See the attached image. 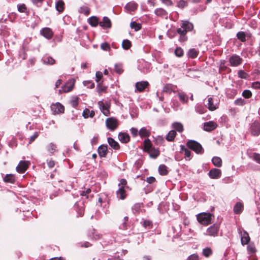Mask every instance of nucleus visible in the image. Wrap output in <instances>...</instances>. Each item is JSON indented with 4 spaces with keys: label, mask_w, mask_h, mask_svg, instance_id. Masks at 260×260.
Here are the masks:
<instances>
[{
    "label": "nucleus",
    "mask_w": 260,
    "mask_h": 260,
    "mask_svg": "<svg viewBox=\"0 0 260 260\" xmlns=\"http://www.w3.org/2000/svg\"><path fill=\"white\" fill-rule=\"evenodd\" d=\"M193 28V25L191 23L188 21H182L181 27L177 29V33L180 35V41H186L187 40V37L185 36L186 32L192 30Z\"/></svg>",
    "instance_id": "obj_1"
},
{
    "label": "nucleus",
    "mask_w": 260,
    "mask_h": 260,
    "mask_svg": "<svg viewBox=\"0 0 260 260\" xmlns=\"http://www.w3.org/2000/svg\"><path fill=\"white\" fill-rule=\"evenodd\" d=\"M213 217L212 214L206 212L201 213L197 215V220L199 222L204 225L210 224Z\"/></svg>",
    "instance_id": "obj_2"
},
{
    "label": "nucleus",
    "mask_w": 260,
    "mask_h": 260,
    "mask_svg": "<svg viewBox=\"0 0 260 260\" xmlns=\"http://www.w3.org/2000/svg\"><path fill=\"white\" fill-rule=\"evenodd\" d=\"M219 100L216 97H210L208 99L207 107L210 111H214L218 107Z\"/></svg>",
    "instance_id": "obj_3"
},
{
    "label": "nucleus",
    "mask_w": 260,
    "mask_h": 260,
    "mask_svg": "<svg viewBox=\"0 0 260 260\" xmlns=\"http://www.w3.org/2000/svg\"><path fill=\"white\" fill-rule=\"evenodd\" d=\"M106 125L109 129L111 131H113L117 127L118 125V121L115 118H108L106 120Z\"/></svg>",
    "instance_id": "obj_4"
},
{
    "label": "nucleus",
    "mask_w": 260,
    "mask_h": 260,
    "mask_svg": "<svg viewBox=\"0 0 260 260\" xmlns=\"http://www.w3.org/2000/svg\"><path fill=\"white\" fill-rule=\"evenodd\" d=\"M98 105L101 112L106 116H109L110 114V103L108 102H104L102 101L98 102Z\"/></svg>",
    "instance_id": "obj_5"
},
{
    "label": "nucleus",
    "mask_w": 260,
    "mask_h": 260,
    "mask_svg": "<svg viewBox=\"0 0 260 260\" xmlns=\"http://www.w3.org/2000/svg\"><path fill=\"white\" fill-rule=\"evenodd\" d=\"M187 146L191 150L195 151L197 153H202V147L199 143L196 141L190 140L187 143Z\"/></svg>",
    "instance_id": "obj_6"
},
{
    "label": "nucleus",
    "mask_w": 260,
    "mask_h": 260,
    "mask_svg": "<svg viewBox=\"0 0 260 260\" xmlns=\"http://www.w3.org/2000/svg\"><path fill=\"white\" fill-rule=\"evenodd\" d=\"M75 81L73 79L69 80L64 85L61 89L59 90V93H61L62 92H68L72 90L74 86Z\"/></svg>",
    "instance_id": "obj_7"
},
{
    "label": "nucleus",
    "mask_w": 260,
    "mask_h": 260,
    "mask_svg": "<svg viewBox=\"0 0 260 260\" xmlns=\"http://www.w3.org/2000/svg\"><path fill=\"white\" fill-rule=\"evenodd\" d=\"M219 229V227L218 225L213 224L207 229L205 235L215 237L217 235Z\"/></svg>",
    "instance_id": "obj_8"
},
{
    "label": "nucleus",
    "mask_w": 260,
    "mask_h": 260,
    "mask_svg": "<svg viewBox=\"0 0 260 260\" xmlns=\"http://www.w3.org/2000/svg\"><path fill=\"white\" fill-rule=\"evenodd\" d=\"M51 109L54 114L63 113L64 110L63 106L59 103L52 104Z\"/></svg>",
    "instance_id": "obj_9"
},
{
    "label": "nucleus",
    "mask_w": 260,
    "mask_h": 260,
    "mask_svg": "<svg viewBox=\"0 0 260 260\" xmlns=\"http://www.w3.org/2000/svg\"><path fill=\"white\" fill-rule=\"evenodd\" d=\"M29 164V162L28 161H20L16 167L17 171L19 173H24V172L27 170Z\"/></svg>",
    "instance_id": "obj_10"
},
{
    "label": "nucleus",
    "mask_w": 260,
    "mask_h": 260,
    "mask_svg": "<svg viewBox=\"0 0 260 260\" xmlns=\"http://www.w3.org/2000/svg\"><path fill=\"white\" fill-rule=\"evenodd\" d=\"M242 59L238 55H233L229 59L230 65L233 67L239 66L242 63Z\"/></svg>",
    "instance_id": "obj_11"
},
{
    "label": "nucleus",
    "mask_w": 260,
    "mask_h": 260,
    "mask_svg": "<svg viewBox=\"0 0 260 260\" xmlns=\"http://www.w3.org/2000/svg\"><path fill=\"white\" fill-rule=\"evenodd\" d=\"M208 175L212 179H217L221 177V171L219 169L214 168L209 172Z\"/></svg>",
    "instance_id": "obj_12"
},
{
    "label": "nucleus",
    "mask_w": 260,
    "mask_h": 260,
    "mask_svg": "<svg viewBox=\"0 0 260 260\" xmlns=\"http://www.w3.org/2000/svg\"><path fill=\"white\" fill-rule=\"evenodd\" d=\"M251 134L258 136L260 133V125L258 121H254L251 126Z\"/></svg>",
    "instance_id": "obj_13"
},
{
    "label": "nucleus",
    "mask_w": 260,
    "mask_h": 260,
    "mask_svg": "<svg viewBox=\"0 0 260 260\" xmlns=\"http://www.w3.org/2000/svg\"><path fill=\"white\" fill-rule=\"evenodd\" d=\"M40 33L45 38L50 39L53 36V32L50 28L45 27L41 29Z\"/></svg>",
    "instance_id": "obj_14"
},
{
    "label": "nucleus",
    "mask_w": 260,
    "mask_h": 260,
    "mask_svg": "<svg viewBox=\"0 0 260 260\" xmlns=\"http://www.w3.org/2000/svg\"><path fill=\"white\" fill-rule=\"evenodd\" d=\"M217 124L213 121H209L204 123V129L206 131L210 132L216 128Z\"/></svg>",
    "instance_id": "obj_15"
},
{
    "label": "nucleus",
    "mask_w": 260,
    "mask_h": 260,
    "mask_svg": "<svg viewBox=\"0 0 260 260\" xmlns=\"http://www.w3.org/2000/svg\"><path fill=\"white\" fill-rule=\"evenodd\" d=\"M239 233L241 235V241L242 244L243 245L247 244L250 240L248 234L245 231H244L243 233L240 231Z\"/></svg>",
    "instance_id": "obj_16"
},
{
    "label": "nucleus",
    "mask_w": 260,
    "mask_h": 260,
    "mask_svg": "<svg viewBox=\"0 0 260 260\" xmlns=\"http://www.w3.org/2000/svg\"><path fill=\"white\" fill-rule=\"evenodd\" d=\"M148 85V83L147 81H141L137 82L136 84V88L139 92L143 91L145 88Z\"/></svg>",
    "instance_id": "obj_17"
},
{
    "label": "nucleus",
    "mask_w": 260,
    "mask_h": 260,
    "mask_svg": "<svg viewBox=\"0 0 260 260\" xmlns=\"http://www.w3.org/2000/svg\"><path fill=\"white\" fill-rule=\"evenodd\" d=\"M99 24L101 27L104 28H110L111 26L110 20L107 17H104Z\"/></svg>",
    "instance_id": "obj_18"
},
{
    "label": "nucleus",
    "mask_w": 260,
    "mask_h": 260,
    "mask_svg": "<svg viewBox=\"0 0 260 260\" xmlns=\"http://www.w3.org/2000/svg\"><path fill=\"white\" fill-rule=\"evenodd\" d=\"M117 197L121 200H123L126 197V193L123 186H120L116 192Z\"/></svg>",
    "instance_id": "obj_19"
},
{
    "label": "nucleus",
    "mask_w": 260,
    "mask_h": 260,
    "mask_svg": "<svg viewBox=\"0 0 260 260\" xmlns=\"http://www.w3.org/2000/svg\"><path fill=\"white\" fill-rule=\"evenodd\" d=\"M138 5L134 2H131L127 3L125 6V8L128 11H134L137 9Z\"/></svg>",
    "instance_id": "obj_20"
},
{
    "label": "nucleus",
    "mask_w": 260,
    "mask_h": 260,
    "mask_svg": "<svg viewBox=\"0 0 260 260\" xmlns=\"http://www.w3.org/2000/svg\"><path fill=\"white\" fill-rule=\"evenodd\" d=\"M243 210V205L240 202L236 204L234 207V212L236 214L241 213Z\"/></svg>",
    "instance_id": "obj_21"
},
{
    "label": "nucleus",
    "mask_w": 260,
    "mask_h": 260,
    "mask_svg": "<svg viewBox=\"0 0 260 260\" xmlns=\"http://www.w3.org/2000/svg\"><path fill=\"white\" fill-rule=\"evenodd\" d=\"M95 115V112L93 110H89L88 109H85L84 110L82 115L85 118H87L88 117H93Z\"/></svg>",
    "instance_id": "obj_22"
},
{
    "label": "nucleus",
    "mask_w": 260,
    "mask_h": 260,
    "mask_svg": "<svg viewBox=\"0 0 260 260\" xmlns=\"http://www.w3.org/2000/svg\"><path fill=\"white\" fill-rule=\"evenodd\" d=\"M107 147L106 146L101 145L99 147L98 152L100 156L105 157L107 154Z\"/></svg>",
    "instance_id": "obj_23"
},
{
    "label": "nucleus",
    "mask_w": 260,
    "mask_h": 260,
    "mask_svg": "<svg viewBox=\"0 0 260 260\" xmlns=\"http://www.w3.org/2000/svg\"><path fill=\"white\" fill-rule=\"evenodd\" d=\"M119 140L122 143H127L129 141V136L125 133H120L118 136Z\"/></svg>",
    "instance_id": "obj_24"
},
{
    "label": "nucleus",
    "mask_w": 260,
    "mask_h": 260,
    "mask_svg": "<svg viewBox=\"0 0 260 260\" xmlns=\"http://www.w3.org/2000/svg\"><path fill=\"white\" fill-rule=\"evenodd\" d=\"M139 134L141 137H148L150 135V132L145 127H142L139 131Z\"/></svg>",
    "instance_id": "obj_25"
},
{
    "label": "nucleus",
    "mask_w": 260,
    "mask_h": 260,
    "mask_svg": "<svg viewBox=\"0 0 260 260\" xmlns=\"http://www.w3.org/2000/svg\"><path fill=\"white\" fill-rule=\"evenodd\" d=\"M108 142L110 146L114 148V149H118L119 148L118 143L116 142L113 139L109 138L108 139Z\"/></svg>",
    "instance_id": "obj_26"
},
{
    "label": "nucleus",
    "mask_w": 260,
    "mask_h": 260,
    "mask_svg": "<svg viewBox=\"0 0 260 260\" xmlns=\"http://www.w3.org/2000/svg\"><path fill=\"white\" fill-rule=\"evenodd\" d=\"M172 127L179 133H181L183 131V126L180 122H175L173 123L172 124Z\"/></svg>",
    "instance_id": "obj_27"
},
{
    "label": "nucleus",
    "mask_w": 260,
    "mask_h": 260,
    "mask_svg": "<svg viewBox=\"0 0 260 260\" xmlns=\"http://www.w3.org/2000/svg\"><path fill=\"white\" fill-rule=\"evenodd\" d=\"M55 8L57 11L61 12L64 10V3L61 0H59L56 3Z\"/></svg>",
    "instance_id": "obj_28"
},
{
    "label": "nucleus",
    "mask_w": 260,
    "mask_h": 260,
    "mask_svg": "<svg viewBox=\"0 0 260 260\" xmlns=\"http://www.w3.org/2000/svg\"><path fill=\"white\" fill-rule=\"evenodd\" d=\"M176 135V132L174 130L170 131L166 136V139L168 141H173Z\"/></svg>",
    "instance_id": "obj_29"
},
{
    "label": "nucleus",
    "mask_w": 260,
    "mask_h": 260,
    "mask_svg": "<svg viewBox=\"0 0 260 260\" xmlns=\"http://www.w3.org/2000/svg\"><path fill=\"white\" fill-rule=\"evenodd\" d=\"M212 161L215 166L220 167L222 166L221 159L219 157H214L212 159Z\"/></svg>",
    "instance_id": "obj_30"
},
{
    "label": "nucleus",
    "mask_w": 260,
    "mask_h": 260,
    "mask_svg": "<svg viewBox=\"0 0 260 260\" xmlns=\"http://www.w3.org/2000/svg\"><path fill=\"white\" fill-rule=\"evenodd\" d=\"M4 180L6 182L13 183L15 182V177L12 174H7L4 178Z\"/></svg>",
    "instance_id": "obj_31"
},
{
    "label": "nucleus",
    "mask_w": 260,
    "mask_h": 260,
    "mask_svg": "<svg viewBox=\"0 0 260 260\" xmlns=\"http://www.w3.org/2000/svg\"><path fill=\"white\" fill-rule=\"evenodd\" d=\"M181 152H184V154L186 158H187L188 160L190 159L191 152L190 151L186 148L184 146H181Z\"/></svg>",
    "instance_id": "obj_32"
},
{
    "label": "nucleus",
    "mask_w": 260,
    "mask_h": 260,
    "mask_svg": "<svg viewBox=\"0 0 260 260\" xmlns=\"http://www.w3.org/2000/svg\"><path fill=\"white\" fill-rule=\"evenodd\" d=\"M158 172L161 175H166L168 174L167 167L164 165H161L159 166Z\"/></svg>",
    "instance_id": "obj_33"
},
{
    "label": "nucleus",
    "mask_w": 260,
    "mask_h": 260,
    "mask_svg": "<svg viewBox=\"0 0 260 260\" xmlns=\"http://www.w3.org/2000/svg\"><path fill=\"white\" fill-rule=\"evenodd\" d=\"M188 56L191 58H195L198 55V51L194 48L190 49L188 52Z\"/></svg>",
    "instance_id": "obj_34"
},
{
    "label": "nucleus",
    "mask_w": 260,
    "mask_h": 260,
    "mask_svg": "<svg viewBox=\"0 0 260 260\" xmlns=\"http://www.w3.org/2000/svg\"><path fill=\"white\" fill-rule=\"evenodd\" d=\"M57 147L55 144L51 143L47 146V149L48 152L51 153H54L56 150Z\"/></svg>",
    "instance_id": "obj_35"
},
{
    "label": "nucleus",
    "mask_w": 260,
    "mask_h": 260,
    "mask_svg": "<svg viewBox=\"0 0 260 260\" xmlns=\"http://www.w3.org/2000/svg\"><path fill=\"white\" fill-rule=\"evenodd\" d=\"M43 62L44 63L47 64L52 65L55 63V60L51 57H46L44 58Z\"/></svg>",
    "instance_id": "obj_36"
},
{
    "label": "nucleus",
    "mask_w": 260,
    "mask_h": 260,
    "mask_svg": "<svg viewBox=\"0 0 260 260\" xmlns=\"http://www.w3.org/2000/svg\"><path fill=\"white\" fill-rule=\"evenodd\" d=\"M89 23L92 26H96L98 25L99 22L97 17H91L89 19Z\"/></svg>",
    "instance_id": "obj_37"
},
{
    "label": "nucleus",
    "mask_w": 260,
    "mask_h": 260,
    "mask_svg": "<svg viewBox=\"0 0 260 260\" xmlns=\"http://www.w3.org/2000/svg\"><path fill=\"white\" fill-rule=\"evenodd\" d=\"M130 26L132 28L134 29L135 31H138L141 28V24L136 22H131Z\"/></svg>",
    "instance_id": "obj_38"
},
{
    "label": "nucleus",
    "mask_w": 260,
    "mask_h": 260,
    "mask_svg": "<svg viewBox=\"0 0 260 260\" xmlns=\"http://www.w3.org/2000/svg\"><path fill=\"white\" fill-rule=\"evenodd\" d=\"M178 96L180 101H181L183 103H186L187 102L188 97L185 93L184 92H179Z\"/></svg>",
    "instance_id": "obj_39"
},
{
    "label": "nucleus",
    "mask_w": 260,
    "mask_h": 260,
    "mask_svg": "<svg viewBox=\"0 0 260 260\" xmlns=\"http://www.w3.org/2000/svg\"><path fill=\"white\" fill-rule=\"evenodd\" d=\"M151 147V141L149 139H146L144 142V147L145 151H149Z\"/></svg>",
    "instance_id": "obj_40"
},
{
    "label": "nucleus",
    "mask_w": 260,
    "mask_h": 260,
    "mask_svg": "<svg viewBox=\"0 0 260 260\" xmlns=\"http://www.w3.org/2000/svg\"><path fill=\"white\" fill-rule=\"evenodd\" d=\"M122 46L125 50L128 49L131 46V43L128 40H124L122 42Z\"/></svg>",
    "instance_id": "obj_41"
},
{
    "label": "nucleus",
    "mask_w": 260,
    "mask_h": 260,
    "mask_svg": "<svg viewBox=\"0 0 260 260\" xmlns=\"http://www.w3.org/2000/svg\"><path fill=\"white\" fill-rule=\"evenodd\" d=\"M173 90V85L171 84H166L163 88L162 92L166 93H171Z\"/></svg>",
    "instance_id": "obj_42"
},
{
    "label": "nucleus",
    "mask_w": 260,
    "mask_h": 260,
    "mask_svg": "<svg viewBox=\"0 0 260 260\" xmlns=\"http://www.w3.org/2000/svg\"><path fill=\"white\" fill-rule=\"evenodd\" d=\"M237 37L238 39L242 42H245L246 41V35L245 32L243 31L238 32L237 34Z\"/></svg>",
    "instance_id": "obj_43"
},
{
    "label": "nucleus",
    "mask_w": 260,
    "mask_h": 260,
    "mask_svg": "<svg viewBox=\"0 0 260 260\" xmlns=\"http://www.w3.org/2000/svg\"><path fill=\"white\" fill-rule=\"evenodd\" d=\"M212 253V251L210 248H206L203 250V254L206 257H209Z\"/></svg>",
    "instance_id": "obj_44"
},
{
    "label": "nucleus",
    "mask_w": 260,
    "mask_h": 260,
    "mask_svg": "<svg viewBox=\"0 0 260 260\" xmlns=\"http://www.w3.org/2000/svg\"><path fill=\"white\" fill-rule=\"evenodd\" d=\"M155 13L156 15L158 16H165L166 15V12L165 10L161 8L157 9L155 11Z\"/></svg>",
    "instance_id": "obj_45"
},
{
    "label": "nucleus",
    "mask_w": 260,
    "mask_h": 260,
    "mask_svg": "<svg viewBox=\"0 0 260 260\" xmlns=\"http://www.w3.org/2000/svg\"><path fill=\"white\" fill-rule=\"evenodd\" d=\"M141 205L139 203L135 204L132 207L133 211L134 213H138L141 209Z\"/></svg>",
    "instance_id": "obj_46"
},
{
    "label": "nucleus",
    "mask_w": 260,
    "mask_h": 260,
    "mask_svg": "<svg viewBox=\"0 0 260 260\" xmlns=\"http://www.w3.org/2000/svg\"><path fill=\"white\" fill-rule=\"evenodd\" d=\"M78 100L79 98L78 97L73 98L70 101L71 105L74 108L76 107L78 105Z\"/></svg>",
    "instance_id": "obj_47"
},
{
    "label": "nucleus",
    "mask_w": 260,
    "mask_h": 260,
    "mask_svg": "<svg viewBox=\"0 0 260 260\" xmlns=\"http://www.w3.org/2000/svg\"><path fill=\"white\" fill-rule=\"evenodd\" d=\"M246 104V101L242 99L239 98L235 101V104L238 106H243Z\"/></svg>",
    "instance_id": "obj_48"
},
{
    "label": "nucleus",
    "mask_w": 260,
    "mask_h": 260,
    "mask_svg": "<svg viewBox=\"0 0 260 260\" xmlns=\"http://www.w3.org/2000/svg\"><path fill=\"white\" fill-rule=\"evenodd\" d=\"M103 77V73L100 71H98L95 74V81L97 83H100L101 80Z\"/></svg>",
    "instance_id": "obj_49"
},
{
    "label": "nucleus",
    "mask_w": 260,
    "mask_h": 260,
    "mask_svg": "<svg viewBox=\"0 0 260 260\" xmlns=\"http://www.w3.org/2000/svg\"><path fill=\"white\" fill-rule=\"evenodd\" d=\"M175 54L178 57H181L183 55V51L180 47H178L175 50Z\"/></svg>",
    "instance_id": "obj_50"
},
{
    "label": "nucleus",
    "mask_w": 260,
    "mask_h": 260,
    "mask_svg": "<svg viewBox=\"0 0 260 260\" xmlns=\"http://www.w3.org/2000/svg\"><path fill=\"white\" fill-rule=\"evenodd\" d=\"M252 95L251 92L249 90H244L242 92V96L246 99L250 98Z\"/></svg>",
    "instance_id": "obj_51"
},
{
    "label": "nucleus",
    "mask_w": 260,
    "mask_h": 260,
    "mask_svg": "<svg viewBox=\"0 0 260 260\" xmlns=\"http://www.w3.org/2000/svg\"><path fill=\"white\" fill-rule=\"evenodd\" d=\"M196 110L199 113L202 114L205 112V109L201 105L197 106L196 108Z\"/></svg>",
    "instance_id": "obj_52"
},
{
    "label": "nucleus",
    "mask_w": 260,
    "mask_h": 260,
    "mask_svg": "<svg viewBox=\"0 0 260 260\" xmlns=\"http://www.w3.org/2000/svg\"><path fill=\"white\" fill-rule=\"evenodd\" d=\"M238 76L242 79H247L248 76L247 74L243 71L240 70L238 72Z\"/></svg>",
    "instance_id": "obj_53"
},
{
    "label": "nucleus",
    "mask_w": 260,
    "mask_h": 260,
    "mask_svg": "<svg viewBox=\"0 0 260 260\" xmlns=\"http://www.w3.org/2000/svg\"><path fill=\"white\" fill-rule=\"evenodd\" d=\"M115 71L116 73L119 74H120L122 73L123 70L122 69V67L120 64H115Z\"/></svg>",
    "instance_id": "obj_54"
},
{
    "label": "nucleus",
    "mask_w": 260,
    "mask_h": 260,
    "mask_svg": "<svg viewBox=\"0 0 260 260\" xmlns=\"http://www.w3.org/2000/svg\"><path fill=\"white\" fill-rule=\"evenodd\" d=\"M83 84L90 88H93L94 87V83L91 81H85L83 82Z\"/></svg>",
    "instance_id": "obj_55"
},
{
    "label": "nucleus",
    "mask_w": 260,
    "mask_h": 260,
    "mask_svg": "<svg viewBox=\"0 0 260 260\" xmlns=\"http://www.w3.org/2000/svg\"><path fill=\"white\" fill-rule=\"evenodd\" d=\"M101 48L104 51H108L110 49L109 45L107 43H102L101 45Z\"/></svg>",
    "instance_id": "obj_56"
},
{
    "label": "nucleus",
    "mask_w": 260,
    "mask_h": 260,
    "mask_svg": "<svg viewBox=\"0 0 260 260\" xmlns=\"http://www.w3.org/2000/svg\"><path fill=\"white\" fill-rule=\"evenodd\" d=\"M187 5V3L183 0H180L177 3V6L180 8H183Z\"/></svg>",
    "instance_id": "obj_57"
},
{
    "label": "nucleus",
    "mask_w": 260,
    "mask_h": 260,
    "mask_svg": "<svg viewBox=\"0 0 260 260\" xmlns=\"http://www.w3.org/2000/svg\"><path fill=\"white\" fill-rule=\"evenodd\" d=\"M97 90L98 92L101 93L102 92L105 91L106 89V87L105 86L101 85L100 83L97 86Z\"/></svg>",
    "instance_id": "obj_58"
},
{
    "label": "nucleus",
    "mask_w": 260,
    "mask_h": 260,
    "mask_svg": "<svg viewBox=\"0 0 260 260\" xmlns=\"http://www.w3.org/2000/svg\"><path fill=\"white\" fill-rule=\"evenodd\" d=\"M159 154V152L158 150H154L150 153V155L153 158H156Z\"/></svg>",
    "instance_id": "obj_59"
},
{
    "label": "nucleus",
    "mask_w": 260,
    "mask_h": 260,
    "mask_svg": "<svg viewBox=\"0 0 260 260\" xmlns=\"http://www.w3.org/2000/svg\"><path fill=\"white\" fill-rule=\"evenodd\" d=\"M79 12L80 13H82L84 14H85L86 15H88L89 14V10L87 7H81L79 9Z\"/></svg>",
    "instance_id": "obj_60"
},
{
    "label": "nucleus",
    "mask_w": 260,
    "mask_h": 260,
    "mask_svg": "<svg viewBox=\"0 0 260 260\" xmlns=\"http://www.w3.org/2000/svg\"><path fill=\"white\" fill-rule=\"evenodd\" d=\"M187 260H199V256L197 254H192L188 257Z\"/></svg>",
    "instance_id": "obj_61"
},
{
    "label": "nucleus",
    "mask_w": 260,
    "mask_h": 260,
    "mask_svg": "<svg viewBox=\"0 0 260 260\" xmlns=\"http://www.w3.org/2000/svg\"><path fill=\"white\" fill-rule=\"evenodd\" d=\"M247 250L250 253H254L255 251V247L251 244H249L248 245Z\"/></svg>",
    "instance_id": "obj_62"
},
{
    "label": "nucleus",
    "mask_w": 260,
    "mask_h": 260,
    "mask_svg": "<svg viewBox=\"0 0 260 260\" xmlns=\"http://www.w3.org/2000/svg\"><path fill=\"white\" fill-rule=\"evenodd\" d=\"M253 159L258 164L260 163V155L258 153L253 154Z\"/></svg>",
    "instance_id": "obj_63"
},
{
    "label": "nucleus",
    "mask_w": 260,
    "mask_h": 260,
    "mask_svg": "<svg viewBox=\"0 0 260 260\" xmlns=\"http://www.w3.org/2000/svg\"><path fill=\"white\" fill-rule=\"evenodd\" d=\"M25 5L22 4L18 6V10L20 12H24L26 10Z\"/></svg>",
    "instance_id": "obj_64"
}]
</instances>
